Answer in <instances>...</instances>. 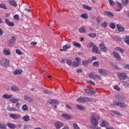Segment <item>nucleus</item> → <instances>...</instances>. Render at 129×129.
<instances>
[{"instance_id": "nucleus-32", "label": "nucleus", "mask_w": 129, "mask_h": 129, "mask_svg": "<svg viewBox=\"0 0 129 129\" xmlns=\"http://www.w3.org/2000/svg\"><path fill=\"white\" fill-rule=\"evenodd\" d=\"M23 119L24 120V121H29V120H30V117L29 115H26L23 116Z\"/></svg>"}, {"instance_id": "nucleus-18", "label": "nucleus", "mask_w": 129, "mask_h": 129, "mask_svg": "<svg viewBox=\"0 0 129 129\" xmlns=\"http://www.w3.org/2000/svg\"><path fill=\"white\" fill-rule=\"evenodd\" d=\"M15 42H16V37L12 36V38L8 41V44L12 46V44H14Z\"/></svg>"}, {"instance_id": "nucleus-41", "label": "nucleus", "mask_w": 129, "mask_h": 129, "mask_svg": "<svg viewBox=\"0 0 129 129\" xmlns=\"http://www.w3.org/2000/svg\"><path fill=\"white\" fill-rule=\"evenodd\" d=\"M110 28L112 30H114L115 29V24L113 23H110Z\"/></svg>"}, {"instance_id": "nucleus-57", "label": "nucleus", "mask_w": 129, "mask_h": 129, "mask_svg": "<svg viewBox=\"0 0 129 129\" xmlns=\"http://www.w3.org/2000/svg\"><path fill=\"white\" fill-rule=\"evenodd\" d=\"M123 66L125 69H127L128 70H129V64L128 63L124 64Z\"/></svg>"}, {"instance_id": "nucleus-55", "label": "nucleus", "mask_w": 129, "mask_h": 129, "mask_svg": "<svg viewBox=\"0 0 129 129\" xmlns=\"http://www.w3.org/2000/svg\"><path fill=\"white\" fill-rule=\"evenodd\" d=\"M122 83V84H123L124 86H129L128 82L126 81H123Z\"/></svg>"}, {"instance_id": "nucleus-31", "label": "nucleus", "mask_w": 129, "mask_h": 129, "mask_svg": "<svg viewBox=\"0 0 129 129\" xmlns=\"http://www.w3.org/2000/svg\"><path fill=\"white\" fill-rule=\"evenodd\" d=\"M122 2V4L123 5V6H124V7H125L126 6H127V5H128V3H129V1L128 0H121Z\"/></svg>"}, {"instance_id": "nucleus-25", "label": "nucleus", "mask_w": 129, "mask_h": 129, "mask_svg": "<svg viewBox=\"0 0 129 129\" xmlns=\"http://www.w3.org/2000/svg\"><path fill=\"white\" fill-rule=\"evenodd\" d=\"M7 126H8V127H10V128H12V129H14V128H16V127H17V126L16 125V124L13 123H8L7 124Z\"/></svg>"}, {"instance_id": "nucleus-28", "label": "nucleus", "mask_w": 129, "mask_h": 129, "mask_svg": "<svg viewBox=\"0 0 129 129\" xmlns=\"http://www.w3.org/2000/svg\"><path fill=\"white\" fill-rule=\"evenodd\" d=\"M104 15L108 16V17H109L110 18H112V17H113V14L108 11H105L104 12Z\"/></svg>"}, {"instance_id": "nucleus-58", "label": "nucleus", "mask_w": 129, "mask_h": 129, "mask_svg": "<svg viewBox=\"0 0 129 129\" xmlns=\"http://www.w3.org/2000/svg\"><path fill=\"white\" fill-rule=\"evenodd\" d=\"M109 3L110 6H113L114 5V2L112 0H109Z\"/></svg>"}, {"instance_id": "nucleus-2", "label": "nucleus", "mask_w": 129, "mask_h": 129, "mask_svg": "<svg viewBox=\"0 0 129 129\" xmlns=\"http://www.w3.org/2000/svg\"><path fill=\"white\" fill-rule=\"evenodd\" d=\"M77 100L79 102H82V103H84V102H91L93 100V99L92 98L90 97H81L80 98H78Z\"/></svg>"}, {"instance_id": "nucleus-44", "label": "nucleus", "mask_w": 129, "mask_h": 129, "mask_svg": "<svg viewBox=\"0 0 129 129\" xmlns=\"http://www.w3.org/2000/svg\"><path fill=\"white\" fill-rule=\"evenodd\" d=\"M18 100H19V99H16L15 98H13L12 99H11V101L13 103H16V102H17Z\"/></svg>"}, {"instance_id": "nucleus-11", "label": "nucleus", "mask_w": 129, "mask_h": 129, "mask_svg": "<svg viewBox=\"0 0 129 129\" xmlns=\"http://www.w3.org/2000/svg\"><path fill=\"white\" fill-rule=\"evenodd\" d=\"M10 117L13 119H18L21 118V115H17V114L11 113L9 114Z\"/></svg>"}, {"instance_id": "nucleus-12", "label": "nucleus", "mask_w": 129, "mask_h": 129, "mask_svg": "<svg viewBox=\"0 0 129 129\" xmlns=\"http://www.w3.org/2000/svg\"><path fill=\"white\" fill-rule=\"evenodd\" d=\"M84 91L87 94H91L92 95H93L95 94V93H96V92H95V91L89 90L88 89H85Z\"/></svg>"}, {"instance_id": "nucleus-23", "label": "nucleus", "mask_w": 129, "mask_h": 129, "mask_svg": "<svg viewBox=\"0 0 129 129\" xmlns=\"http://www.w3.org/2000/svg\"><path fill=\"white\" fill-rule=\"evenodd\" d=\"M9 3L11 6H13L14 7H18L17 2H16L15 0H9Z\"/></svg>"}, {"instance_id": "nucleus-46", "label": "nucleus", "mask_w": 129, "mask_h": 129, "mask_svg": "<svg viewBox=\"0 0 129 129\" xmlns=\"http://www.w3.org/2000/svg\"><path fill=\"white\" fill-rule=\"evenodd\" d=\"M0 8L1 9H4V10H7V6H6V5L4 4H1L0 5Z\"/></svg>"}, {"instance_id": "nucleus-20", "label": "nucleus", "mask_w": 129, "mask_h": 129, "mask_svg": "<svg viewBox=\"0 0 129 129\" xmlns=\"http://www.w3.org/2000/svg\"><path fill=\"white\" fill-rule=\"evenodd\" d=\"M108 125H109V123H108V122L105 121V120H102V122L100 124V126L102 127H104L105 126H107Z\"/></svg>"}, {"instance_id": "nucleus-6", "label": "nucleus", "mask_w": 129, "mask_h": 129, "mask_svg": "<svg viewBox=\"0 0 129 129\" xmlns=\"http://www.w3.org/2000/svg\"><path fill=\"white\" fill-rule=\"evenodd\" d=\"M48 104H52L55 108H57V105L59 104V101L55 99H49L47 102Z\"/></svg>"}, {"instance_id": "nucleus-52", "label": "nucleus", "mask_w": 129, "mask_h": 129, "mask_svg": "<svg viewBox=\"0 0 129 129\" xmlns=\"http://www.w3.org/2000/svg\"><path fill=\"white\" fill-rule=\"evenodd\" d=\"M87 82L88 84H91V85H93V86L95 85V83L94 82H92V81H87Z\"/></svg>"}, {"instance_id": "nucleus-50", "label": "nucleus", "mask_w": 129, "mask_h": 129, "mask_svg": "<svg viewBox=\"0 0 129 129\" xmlns=\"http://www.w3.org/2000/svg\"><path fill=\"white\" fill-rule=\"evenodd\" d=\"M15 52L18 55H22V51H21V50H20L19 49H16Z\"/></svg>"}, {"instance_id": "nucleus-35", "label": "nucleus", "mask_w": 129, "mask_h": 129, "mask_svg": "<svg viewBox=\"0 0 129 129\" xmlns=\"http://www.w3.org/2000/svg\"><path fill=\"white\" fill-rule=\"evenodd\" d=\"M117 4L118 5V8L116 9L115 11L117 12H120L121 10V4H120V3L119 2H117Z\"/></svg>"}, {"instance_id": "nucleus-9", "label": "nucleus", "mask_w": 129, "mask_h": 129, "mask_svg": "<svg viewBox=\"0 0 129 129\" xmlns=\"http://www.w3.org/2000/svg\"><path fill=\"white\" fill-rule=\"evenodd\" d=\"M24 100H25V101H27V102H29V103H33V102H34V99L31 98V97L28 96L27 95H25L24 96Z\"/></svg>"}, {"instance_id": "nucleus-34", "label": "nucleus", "mask_w": 129, "mask_h": 129, "mask_svg": "<svg viewBox=\"0 0 129 129\" xmlns=\"http://www.w3.org/2000/svg\"><path fill=\"white\" fill-rule=\"evenodd\" d=\"M86 30L85 29V27H81L79 29V32L80 33H85Z\"/></svg>"}, {"instance_id": "nucleus-5", "label": "nucleus", "mask_w": 129, "mask_h": 129, "mask_svg": "<svg viewBox=\"0 0 129 129\" xmlns=\"http://www.w3.org/2000/svg\"><path fill=\"white\" fill-rule=\"evenodd\" d=\"M90 47V48H92V52H94V53H97V54H100V50L98 49V48H97L96 45H94L93 42H91Z\"/></svg>"}, {"instance_id": "nucleus-7", "label": "nucleus", "mask_w": 129, "mask_h": 129, "mask_svg": "<svg viewBox=\"0 0 129 129\" xmlns=\"http://www.w3.org/2000/svg\"><path fill=\"white\" fill-rule=\"evenodd\" d=\"M117 76L120 80H125V79H127V75L125 73H119L117 74Z\"/></svg>"}, {"instance_id": "nucleus-1", "label": "nucleus", "mask_w": 129, "mask_h": 129, "mask_svg": "<svg viewBox=\"0 0 129 129\" xmlns=\"http://www.w3.org/2000/svg\"><path fill=\"white\" fill-rule=\"evenodd\" d=\"M100 119V117L95 113H93L91 114L90 117V123L94 126H97L98 125V120Z\"/></svg>"}, {"instance_id": "nucleus-21", "label": "nucleus", "mask_w": 129, "mask_h": 129, "mask_svg": "<svg viewBox=\"0 0 129 129\" xmlns=\"http://www.w3.org/2000/svg\"><path fill=\"white\" fill-rule=\"evenodd\" d=\"M3 54L5 56H10L11 55V50L10 49H4L3 50Z\"/></svg>"}, {"instance_id": "nucleus-22", "label": "nucleus", "mask_w": 129, "mask_h": 129, "mask_svg": "<svg viewBox=\"0 0 129 129\" xmlns=\"http://www.w3.org/2000/svg\"><path fill=\"white\" fill-rule=\"evenodd\" d=\"M23 73V71L22 70H16L13 72V74L14 75H21Z\"/></svg>"}, {"instance_id": "nucleus-48", "label": "nucleus", "mask_w": 129, "mask_h": 129, "mask_svg": "<svg viewBox=\"0 0 129 129\" xmlns=\"http://www.w3.org/2000/svg\"><path fill=\"white\" fill-rule=\"evenodd\" d=\"M67 64H68V65H69V66H71V65H72V61L71 60V59H67Z\"/></svg>"}, {"instance_id": "nucleus-47", "label": "nucleus", "mask_w": 129, "mask_h": 129, "mask_svg": "<svg viewBox=\"0 0 129 129\" xmlns=\"http://www.w3.org/2000/svg\"><path fill=\"white\" fill-rule=\"evenodd\" d=\"M73 64L74 67H78L80 63H79V62H77V61H74Z\"/></svg>"}, {"instance_id": "nucleus-61", "label": "nucleus", "mask_w": 129, "mask_h": 129, "mask_svg": "<svg viewBox=\"0 0 129 129\" xmlns=\"http://www.w3.org/2000/svg\"><path fill=\"white\" fill-rule=\"evenodd\" d=\"M77 73H81V72H82V70L81 69H77V71H76Z\"/></svg>"}, {"instance_id": "nucleus-15", "label": "nucleus", "mask_w": 129, "mask_h": 129, "mask_svg": "<svg viewBox=\"0 0 129 129\" xmlns=\"http://www.w3.org/2000/svg\"><path fill=\"white\" fill-rule=\"evenodd\" d=\"M61 116L66 119L69 120L72 119V115H69V114H62Z\"/></svg>"}, {"instance_id": "nucleus-3", "label": "nucleus", "mask_w": 129, "mask_h": 129, "mask_svg": "<svg viewBox=\"0 0 129 129\" xmlns=\"http://www.w3.org/2000/svg\"><path fill=\"white\" fill-rule=\"evenodd\" d=\"M113 104L114 105L121 107V108H125V107H126V105L125 103L120 102L119 101H113Z\"/></svg>"}, {"instance_id": "nucleus-39", "label": "nucleus", "mask_w": 129, "mask_h": 129, "mask_svg": "<svg viewBox=\"0 0 129 129\" xmlns=\"http://www.w3.org/2000/svg\"><path fill=\"white\" fill-rule=\"evenodd\" d=\"M88 36L89 37H90V38H92L93 39L96 37V34L95 33H89L88 34Z\"/></svg>"}, {"instance_id": "nucleus-36", "label": "nucleus", "mask_w": 129, "mask_h": 129, "mask_svg": "<svg viewBox=\"0 0 129 129\" xmlns=\"http://www.w3.org/2000/svg\"><path fill=\"white\" fill-rule=\"evenodd\" d=\"M8 110H9V111H18V109H17V108L13 107H9L8 109Z\"/></svg>"}, {"instance_id": "nucleus-29", "label": "nucleus", "mask_w": 129, "mask_h": 129, "mask_svg": "<svg viewBox=\"0 0 129 129\" xmlns=\"http://www.w3.org/2000/svg\"><path fill=\"white\" fill-rule=\"evenodd\" d=\"M115 51H119L120 53H124V49L119 47H116L114 48Z\"/></svg>"}, {"instance_id": "nucleus-40", "label": "nucleus", "mask_w": 129, "mask_h": 129, "mask_svg": "<svg viewBox=\"0 0 129 129\" xmlns=\"http://www.w3.org/2000/svg\"><path fill=\"white\" fill-rule=\"evenodd\" d=\"M124 41L126 44H127V45H129V36H126L125 39H124Z\"/></svg>"}, {"instance_id": "nucleus-62", "label": "nucleus", "mask_w": 129, "mask_h": 129, "mask_svg": "<svg viewBox=\"0 0 129 129\" xmlns=\"http://www.w3.org/2000/svg\"><path fill=\"white\" fill-rule=\"evenodd\" d=\"M4 34V30H3V29L0 28V36H3Z\"/></svg>"}, {"instance_id": "nucleus-27", "label": "nucleus", "mask_w": 129, "mask_h": 129, "mask_svg": "<svg viewBox=\"0 0 129 129\" xmlns=\"http://www.w3.org/2000/svg\"><path fill=\"white\" fill-rule=\"evenodd\" d=\"M116 98L118 100H124V99H125V98L124 97V96H123V95H118L117 96H116Z\"/></svg>"}, {"instance_id": "nucleus-64", "label": "nucleus", "mask_w": 129, "mask_h": 129, "mask_svg": "<svg viewBox=\"0 0 129 129\" xmlns=\"http://www.w3.org/2000/svg\"><path fill=\"white\" fill-rule=\"evenodd\" d=\"M93 129H101V127L97 126H95L93 127Z\"/></svg>"}, {"instance_id": "nucleus-45", "label": "nucleus", "mask_w": 129, "mask_h": 129, "mask_svg": "<svg viewBox=\"0 0 129 129\" xmlns=\"http://www.w3.org/2000/svg\"><path fill=\"white\" fill-rule=\"evenodd\" d=\"M0 128L7 129V126L2 123H0Z\"/></svg>"}, {"instance_id": "nucleus-19", "label": "nucleus", "mask_w": 129, "mask_h": 129, "mask_svg": "<svg viewBox=\"0 0 129 129\" xmlns=\"http://www.w3.org/2000/svg\"><path fill=\"white\" fill-rule=\"evenodd\" d=\"M62 50L64 52H67L68 49H71V44H69L68 45H64L62 46Z\"/></svg>"}, {"instance_id": "nucleus-13", "label": "nucleus", "mask_w": 129, "mask_h": 129, "mask_svg": "<svg viewBox=\"0 0 129 129\" xmlns=\"http://www.w3.org/2000/svg\"><path fill=\"white\" fill-rule=\"evenodd\" d=\"M113 55L114 56V58H115L117 60H118L119 61H120V60H121V57L120 56V55H119L118 53L114 51L113 52Z\"/></svg>"}, {"instance_id": "nucleus-10", "label": "nucleus", "mask_w": 129, "mask_h": 129, "mask_svg": "<svg viewBox=\"0 0 129 129\" xmlns=\"http://www.w3.org/2000/svg\"><path fill=\"white\" fill-rule=\"evenodd\" d=\"M55 127L56 129H60L63 126V123L60 121H57L54 123Z\"/></svg>"}, {"instance_id": "nucleus-63", "label": "nucleus", "mask_w": 129, "mask_h": 129, "mask_svg": "<svg viewBox=\"0 0 129 129\" xmlns=\"http://www.w3.org/2000/svg\"><path fill=\"white\" fill-rule=\"evenodd\" d=\"M37 44H38L37 42H31L30 44L32 46H35L36 45H37Z\"/></svg>"}, {"instance_id": "nucleus-14", "label": "nucleus", "mask_w": 129, "mask_h": 129, "mask_svg": "<svg viewBox=\"0 0 129 129\" xmlns=\"http://www.w3.org/2000/svg\"><path fill=\"white\" fill-rule=\"evenodd\" d=\"M99 73L100 74H101V75H106V74L109 73V72L105 69H100L99 70Z\"/></svg>"}, {"instance_id": "nucleus-38", "label": "nucleus", "mask_w": 129, "mask_h": 129, "mask_svg": "<svg viewBox=\"0 0 129 129\" xmlns=\"http://www.w3.org/2000/svg\"><path fill=\"white\" fill-rule=\"evenodd\" d=\"M29 109V108H28V105L27 104H24L22 106V110L24 111H26Z\"/></svg>"}, {"instance_id": "nucleus-4", "label": "nucleus", "mask_w": 129, "mask_h": 129, "mask_svg": "<svg viewBox=\"0 0 129 129\" xmlns=\"http://www.w3.org/2000/svg\"><path fill=\"white\" fill-rule=\"evenodd\" d=\"M0 63L3 67H8L10 65V60L6 58H3L0 60Z\"/></svg>"}, {"instance_id": "nucleus-59", "label": "nucleus", "mask_w": 129, "mask_h": 129, "mask_svg": "<svg viewBox=\"0 0 129 129\" xmlns=\"http://www.w3.org/2000/svg\"><path fill=\"white\" fill-rule=\"evenodd\" d=\"M114 89H115V90H116L117 91H119L120 89L118 86H114Z\"/></svg>"}, {"instance_id": "nucleus-37", "label": "nucleus", "mask_w": 129, "mask_h": 129, "mask_svg": "<svg viewBox=\"0 0 129 129\" xmlns=\"http://www.w3.org/2000/svg\"><path fill=\"white\" fill-rule=\"evenodd\" d=\"M111 112H113V113H114V114H116L117 116H121V114L118 111L115 110H112Z\"/></svg>"}, {"instance_id": "nucleus-53", "label": "nucleus", "mask_w": 129, "mask_h": 129, "mask_svg": "<svg viewBox=\"0 0 129 129\" xmlns=\"http://www.w3.org/2000/svg\"><path fill=\"white\" fill-rule=\"evenodd\" d=\"M13 19H14V20H16L17 21H19V20H20V17H19L18 15H15L13 17Z\"/></svg>"}, {"instance_id": "nucleus-26", "label": "nucleus", "mask_w": 129, "mask_h": 129, "mask_svg": "<svg viewBox=\"0 0 129 129\" xmlns=\"http://www.w3.org/2000/svg\"><path fill=\"white\" fill-rule=\"evenodd\" d=\"M13 97V95L4 94L2 96V98H5V99H10Z\"/></svg>"}, {"instance_id": "nucleus-43", "label": "nucleus", "mask_w": 129, "mask_h": 129, "mask_svg": "<svg viewBox=\"0 0 129 129\" xmlns=\"http://www.w3.org/2000/svg\"><path fill=\"white\" fill-rule=\"evenodd\" d=\"M93 66H95L96 67H98L99 66V62L98 61H94L93 63Z\"/></svg>"}, {"instance_id": "nucleus-56", "label": "nucleus", "mask_w": 129, "mask_h": 129, "mask_svg": "<svg viewBox=\"0 0 129 129\" xmlns=\"http://www.w3.org/2000/svg\"><path fill=\"white\" fill-rule=\"evenodd\" d=\"M102 27H104V28H107V23L105 22H104L102 24H101Z\"/></svg>"}, {"instance_id": "nucleus-49", "label": "nucleus", "mask_w": 129, "mask_h": 129, "mask_svg": "<svg viewBox=\"0 0 129 129\" xmlns=\"http://www.w3.org/2000/svg\"><path fill=\"white\" fill-rule=\"evenodd\" d=\"M82 64L84 66H87L88 65V61L83 60L82 61Z\"/></svg>"}, {"instance_id": "nucleus-54", "label": "nucleus", "mask_w": 129, "mask_h": 129, "mask_svg": "<svg viewBox=\"0 0 129 129\" xmlns=\"http://www.w3.org/2000/svg\"><path fill=\"white\" fill-rule=\"evenodd\" d=\"M75 60L77 61V62L80 64V62H81V59L79 58V57H77L75 58Z\"/></svg>"}, {"instance_id": "nucleus-51", "label": "nucleus", "mask_w": 129, "mask_h": 129, "mask_svg": "<svg viewBox=\"0 0 129 129\" xmlns=\"http://www.w3.org/2000/svg\"><path fill=\"white\" fill-rule=\"evenodd\" d=\"M44 92L45 94H52V92L48 90H44Z\"/></svg>"}, {"instance_id": "nucleus-42", "label": "nucleus", "mask_w": 129, "mask_h": 129, "mask_svg": "<svg viewBox=\"0 0 129 129\" xmlns=\"http://www.w3.org/2000/svg\"><path fill=\"white\" fill-rule=\"evenodd\" d=\"M73 44L74 46H76V47H78V48H80V47H81V44L76 42H74Z\"/></svg>"}, {"instance_id": "nucleus-8", "label": "nucleus", "mask_w": 129, "mask_h": 129, "mask_svg": "<svg viewBox=\"0 0 129 129\" xmlns=\"http://www.w3.org/2000/svg\"><path fill=\"white\" fill-rule=\"evenodd\" d=\"M100 50L103 52H107V48L105 47V44L102 42L99 44Z\"/></svg>"}, {"instance_id": "nucleus-24", "label": "nucleus", "mask_w": 129, "mask_h": 129, "mask_svg": "<svg viewBox=\"0 0 129 129\" xmlns=\"http://www.w3.org/2000/svg\"><path fill=\"white\" fill-rule=\"evenodd\" d=\"M11 90L12 91H15V92H20V90H19V88L18 87L13 86L11 87Z\"/></svg>"}, {"instance_id": "nucleus-33", "label": "nucleus", "mask_w": 129, "mask_h": 129, "mask_svg": "<svg viewBox=\"0 0 129 129\" xmlns=\"http://www.w3.org/2000/svg\"><path fill=\"white\" fill-rule=\"evenodd\" d=\"M76 106L79 110H84V107L82 105H77Z\"/></svg>"}, {"instance_id": "nucleus-16", "label": "nucleus", "mask_w": 129, "mask_h": 129, "mask_svg": "<svg viewBox=\"0 0 129 129\" xmlns=\"http://www.w3.org/2000/svg\"><path fill=\"white\" fill-rule=\"evenodd\" d=\"M5 23L9 26V27H14L15 26V23L13 22H10L9 21V19H5Z\"/></svg>"}, {"instance_id": "nucleus-60", "label": "nucleus", "mask_w": 129, "mask_h": 129, "mask_svg": "<svg viewBox=\"0 0 129 129\" xmlns=\"http://www.w3.org/2000/svg\"><path fill=\"white\" fill-rule=\"evenodd\" d=\"M30 127H32V126H31L30 125H25L24 126V129L30 128Z\"/></svg>"}, {"instance_id": "nucleus-17", "label": "nucleus", "mask_w": 129, "mask_h": 129, "mask_svg": "<svg viewBox=\"0 0 129 129\" xmlns=\"http://www.w3.org/2000/svg\"><path fill=\"white\" fill-rule=\"evenodd\" d=\"M116 28L119 32H124L125 29L121 25L117 24Z\"/></svg>"}, {"instance_id": "nucleus-30", "label": "nucleus", "mask_w": 129, "mask_h": 129, "mask_svg": "<svg viewBox=\"0 0 129 129\" xmlns=\"http://www.w3.org/2000/svg\"><path fill=\"white\" fill-rule=\"evenodd\" d=\"M80 17L82 19H84L85 20H87L88 19V15L86 13L81 14Z\"/></svg>"}]
</instances>
